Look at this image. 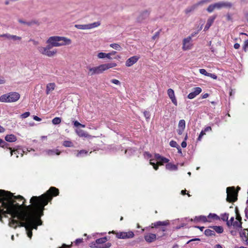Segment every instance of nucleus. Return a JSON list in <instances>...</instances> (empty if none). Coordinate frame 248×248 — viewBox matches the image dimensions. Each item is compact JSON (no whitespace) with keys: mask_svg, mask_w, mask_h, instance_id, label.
I'll use <instances>...</instances> for the list:
<instances>
[{"mask_svg":"<svg viewBox=\"0 0 248 248\" xmlns=\"http://www.w3.org/2000/svg\"><path fill=\"white\" fill-rule=\"evenodd\" d=\"M30 113L29 112H26L22 114H21V117L22 118H26L29 116Z\"/></svg>","mask_w":248,"mask_h":248,"instance_id":"864d4df0","label":"nucleus"},{"mask_svg":"<svg viewBox=\"0 0 248 248\" xmlns=\"http://www.w3.org/2000/svg\"><path fill=\"white\" fill-rule=\"evenodd\" d=\"M191 40V36H188L183 40V49L184 50H188L190 49L191 44L190 41Z\"/></svg>","mask_w":248,"mask_h":248,"instance_id":"2eb2a0df","label":"nucleus"},{"mask_svg":"<svg viewBox=\"0 0 248 248\" xmlns=\"http://www.w3.org/2000/svg\"><path fill=\"white\" fill-rule=\"evenodd\" d=\"M170 225V221L169 220H166L163 221H158L155 222L154 223H152L151 227L152 228H158L159 227H161L158 232L161 231L164 232L166 231L167 229L166 228V226H167Z\"/></svg>","mask_w":248,"mask_h":248,"instance_id":"39448f33","label":"nucleus"},{"mask_svg":"<svg viewBox=\"0 0 248 248\" xmlns=\"http://www.w3.org/2000/svg\"><path fill=\"white\" fill-rule=\"evenodd\" d=\"M75 27L79 30H88V24H76Z\"/></svg>","mask_w":248,"mask_h":248,"instance_id":"7c9ffc66","label":"nucleus"},{"mask_svg":"<svg viewBox=\"0 0 248 248\" xmlns=\"http://www.w3.org/2000/svg\"><path fill=\"white\" fill-rule=\"evenodd\" d=\"M169 161V159H168L167 158L162 156L161 159L159 161V163H160L161 165H162L164 163L168 162Z\"/></svg>","mask_w":248,"mask_h":248,"instance_id":"49530a36","label":"nucleus"},{"mask_svg":"<svg viewBox=\"0 0 248 248\" xmlns=\"http://www.w3.org/2000/svg\"><path fill=\"white\" fill-rule=\"evenodd\" d=\"M211 1V0H202L198 3L193 4V5L187 7L185 10V13L186 14H188L194 11L199 5L202 4L204 3L208 2Z\"/></svg>","mask_w":248,"mask_h":248,"instance_id":"9d476101","label":"nucleus"},{"mask_svg":"<svg viewBox=\"0 0 248 248\" xmlns=\"http://www.w3.org/2000/svg\"><path fill=\"white\" fill-rule=\"evenodd\" d=\"M62 145L66 147H71L74 146L73 143L71 141L69 140L64 141L63 142Z\"/></svg>","mask_w":248,"mask_h":248,"instance_id":"c9c22d12","label":"nucleus"},{"mask_svg":"<svg viewBox=\"0 0 248 248\" xmlns=\"http://www.w3.org/2000/svg\"><path fill=\"white\" fill-rule=\"evenodd\" d=\"M232 226L234 228H242V222L240 221H234Z\"/></svg>","mask_w":248,"mask_h":248,"instance_id":"f704fd0d","label":"nucleus"},{"mask_svg":"<svg viewBox=\"0 0 248 248\" xmlns=\"http://www.w3.org/2000/svg\"><path fill=\"white\" fill-rule=\"evenodd\" d=\"M59 189L51 187L46 193L40 196H33L30 200L31 203L25 205V200L23 197L15 196L10 192L0 190V215L7 217L10 215L9 226L16 228L18 225L25 227L28 236L32 237V230L37 229V226L42 224L40 217L43 215L44 207L51 201L52 196L59 194ZM0 220L2 222L0 216Z\"/></svg>","mask_w":248,"mask_h":248,"instance_id":"f257e3e1","label":"nucleus"},{"mask_svg":"<svg viewBox=\"0 0 248 248\" xmlns=\"http://www.w3.org/2000/svg\"><path fill=\"white\" fill-rule=\"evenodd\" d=\"M82 241H83L82 238H78V239H77L76 240L75 243L76 244L78 245V244L82 243Z\"/></svg>","mask_w":248,"mask_h":248,"instance_id":"0e129e2a","label":"nucleus"},{"mask_svg":"<svg viewBox=\"0 0 248 248\" xmlns=\"http://www.w3.org/2000/svg\"><path fill=\"white\" fill-rule=\"evenodd\" d=\"M20 98V94L16 92H11L4 94L0 96V101L1 102H14Z\"/></svg>","mask_w":248,"mask_h":248,"instance_id":"7ed1b4c3","label":"nucleus"},{"mask_svg":"<svg viewBox=\"0 0 248 248\" xmlns=\"http://www.w3.org/2000/svg\"><path fill=\"white\" fill-rule=\"evenodd\" d=\"M160 34V31H158L155 33L154 35L152 37V39L153 40H155L156 38H158L159 37Z\"/></svg>","mask_w":248,"mask_h":248,"instance_id":"4d7b16f0","label":"nucleus"},{"mask_svg":"<svg viewBox=\"0 0 248 248\" xmlns=\"http://www.w3.org/2000/svg\"><path fill=\"white\" fill-rule=\"evenodd\" d=\"M170 145L172 147H176V148L179 146L174 140H171L170 142Z\"/></svg>","mask_w":248,"mask_h":248,"instance_id":"c03bdc74","label":"nucleus"},{"mask_svg":"<svg viewBox=\"0 0 248 248\" xmlns=\"http://www.w3.org/2000/svg\"><path fill=\"white\" fill-rule=\"evenodd\" d=\"M139 56H134L128 59L125 62V65L127 67H130L136 63L140 59Z\"/></svg>","mask_w":248,"mask_h":248,"instance_id":"f8f14e48","label":"nucleus"},{"mask_svg":"<svg viewBox=\"0 0 248 248\" xmlns=\"http://www.w3.org/2000/svg\"><path fill=\"white\" fill-rule=\"evenodd\" d=\"M88 153L87 151L84 150H80V151H79L76 156L77 157H79V156H81L83 154H86L87 153Z\"/></svg>","mask_w":248,"mask_h":248,"instance_id":"a18cd8bd","label":"nucleus"},{"mask_svg":"<svg viewBox=\"0 0 248 248\" xmlns=\"http://www.w3.org/2000/svg\"><path fill=\"white\" fill-rule=\"evenodd\" d=\"M217 9H221L223 8H231L233 4L232 2L229 1H222L215 3Z\"/></svg>","mask_w":248,"mask_h":248,"instance_id":"9b49d317","label":"nucleus"},{"mask_svg":"<svg viewBox=\"0 0 248 248\" xmlns=\"http://www.w3.org/2000/svg\"><path fill=\"white\" fill-rule=\"evenodd\" d=\"M61 122V119L59 117H55L52 120L53 124H58Z\"/></svg>","mask_w":248,"mask_h":248,"instance_id":"58836bf2","label":"nucleus"},{"mask_svg":"<svg viewBox=\"0 0 248 248\" xmlns=\"http://www.w3.org/2000/svg\"><path fill=\"white\" fill-rule=\"evenodd\" d=\"M144 237L145 241L149 243H152L156 239V234L152 233L145 234Z\"/></svg>","mask_w":248,"mask_h":248,"instance_id":"4468645a","label":"nucleus"},{"mask_svg":"<svg viewBox=\"0 0 248 248\" xmlns=\"http://www.w3.org/2000/svg\"><path fill=\"white\" fill-rule=\"evenodd\" d=\"M74 124L76 127H78L80 126V125H81V124L79 123L77 121H75V122H74Z\"/></svg>","mask_w":248,"mask_h":248,"instance_id":"338daca9","label":"nucleus"},{"mask_svg":"<svg viewBox=\"0 0 248 248\" xmlns=\"http://www.w3.org/2000/svg\"><path fill=\"white\" fill-rule=\"evenodd\" d=\"M10 39H12L14 41H20L21 40V37L15 35H11Z\"/></svg>","mask_w":248,"mask_h":248,"instance_id":"79ce46f5","label":"nucleus"},{"mask_svg":"<svg viewBox=\"0 0 248 248\" xmlns=\"http://www.w3.org/2000/svg\"><path fill=\"white\" fill-rule=\"evenodd\" d=\"M108 241V239L106 237L97 239L95 241V243L94 244V247L97 248H109L111 246V243H107L105 244L104 246H98L100 244H103L105 243Z\"/></svg>","mask_w":248,"mask_h":248,"instance_id":"0eeeda50","label":"nucleus"},{"mask_svg":"<svg viewBox=\"0 0 248 248\" xmlns=\"http://www.w3.org/2000/svg\"><path fill=\"white\" fill-rule=\"evenodd\" d=\"M56 87L55 84L54 83H50L46 85V93L48 94L49 93L55 89Z\"/></svg>","mask_w":248,"mask_h":248,"instance_id":"4be33fe9","label":"nucleus"},{"mask_svg":"<svg viewBox=\"0 0 248 248\" xmlns=\"http://www.w3.org/2000/svg\"><path fill=\"white\" fill-rule=\"evenodd\" d=\"M0 147L3 148H7L10 150H11V148L9 147V144L1 139H0Z\"/></svg>","mask_w":248,"mask_h":248,"instance_id":"a878e982","label":"nucleus"},{"mask_svg":"<svg viewBox=\"0 0 248 248\" xmlns=\"http://www.w3.org/2000/svg\"><path fill=\"white\" fill-rule=\"evenodd\" d=\"M208 218H212V219H216V220L219 219V217L215 214H211V213L208 216Z\"/></svg>","mask_w":248,"mask_h":248,"instance_id":"ea45409f","label":"nucleus"},{"mask_svg":"<svg viewBox=\"0 0 248 248\" xmlns=\"http://www.w3.org/2000/svg\"><path fill=\"white\" fill-rule=\"evenodd\" d=\"M186 127V122L184 120H181L179 122L178 128H181L182 129H185Z\"/></svg>","mask_w":248,"mask_h":248,"instance_id":"4c0bfd02","label":"nucleus"},{"mask_svg":"<svg viewBox=\"0 0 248 248\" xmlns=\"http://www.w3.org/2000/svg\"><path fill=\"white\" fill-rule=\"evenodd\" d=\"M215 9H217L216 5V3H214L213 4L210 5L208 7L207 11L209 13H212Z\"/></svg>","mask_w":248,"mask_h":248,"instance_id":"e433bc0d","label":"nucleus"},{"mask_svg":"<svg viewBox=\"0 0 248 248\" xmlns=\"http://www.w3.org/2000/svg\"><path fill=\"white\" fill-rule=\"evenodd\" d=\"M227 194L226 201L230 202H235L237 200L238 193L235 191L234 187H228L227 188Z\"/></svg>","mask_w":248,"mask_h":248,"instance_id":"20e7f679","label":"nucleus"},{"mask_svg":"<svg viewBox=\"0 0 248 248\" xmlns=\"http://www.w3.org/2000/svg\"><path fill=\"white\" fill-rule=\"evenodd\" d=\"M240 235L245 244L248 245V228L245 229L240 232Z\"/></svg>","mask_w":248,"mask_h":248,"instance_id":"a211bd4d","label":"nucleus"},{"mask_svg":"<svg viewBox=\"0 0 248 248\" xmlns=\"http://www.w3.org/2000/svg\"><path fill=\"white\" fill-rule=\"evenodd\" d=\"M185 129H182L181 128H178L177 130V133L179 135L182 134Z\"/></svg>","mask_w":248,"mask_h":248,"instance_id":"e2e57ef3","label":"nucleus"},{"mask_svg":"<svg viewBox=\"0 0 248 248\" xmlns=\"http://www.w3.org/2000/svg\"><path fill=\"white\" fill-rule=\"evenodd\" d=\"M17 139L16 136L13 134L7 135L5 137L6 141L13 142L16 140Z\"/></svg>","mask_w":248,"mask_h":248,"instance_id":"412c9836","label":"nucleus"},{"mask_svg":"<svg viewBox=\"0 0 248 248\" xmlns=\"http://www.w3.org/2000/svg\"><path fill=\"white\" fill-rule=\"evenodd\" d=\"M234 221V217H232L229 220L227 221L226 224L228 227L232 226Z\"/></svg>","mask_w":248,"mask_h":248,"instance_id":"37998d69","label":"nucleus"},{"mask_svg":"<svg viewBox=\"0 0 248 248\" xmlns=\"http://www.w3.org/2000/svg\"><path fill=\"white\" fill-rule=\"evenodd\" d=\"M209 228H212L214 232L217 233H221L223 232V228L220 226H210Z\"/></svg>","mask_w":248,"mask_h":248,"instance_id":"b1692460","label":"nucleus"},{"mask_svg":"<svg viewBox=\"0 0 248 248\" xmlns=\"http://www.w3.org/2000/svg\"><path fill=\"white\" fill-rule=\"evenodd\" d=\"M161 156L158 154H155V158L157 161L158 162H159L160 159H161Z\"/></svg>","mask_w":248,"mask_h":248,"instance_id":"3c124183","label":"nucleus"},{"mask_svg":"<svg viewBox=\"0 0 248 248\" xmlns=\"http://www.w3.org/2000/svg\"><path fill=\"white\" fill-rule=\"evenodd\" d=\"M71 42L70 39L60 36L50 37L46 41L47 43L51 44L54 47L69 45Z\"/></svg>","mask_w":248,"mask_h":248,"instance_id":"f03ea898","label":"nucleus"},{"mask_svg":"<svg viewBox=\"0 0 248 248\" xmlns=\"http://www.w3.org/2000/svg\"><path fill=\"white\" fill-rule=\"evenodd\" d=\"M194 221L195 222H206L209 221L208 220V219L206 216H200L198 217H195L194 219Z\"/></svg>","mask_w":248,"mask_h":248,"instance_id":"aec40b11","label":"nucleus"},{"mask_svg":"<svg viewBox=\"0 0 248 248\" xmlns=\"http://www.w3.org/2000/svg\"><path fill=\"white\" fill-rule=\"evenodd\" d=\"M204 234L207 236H215V232L210 229H206L204 231Z\"/></svg>","mask_w":248,"mask_h":248,"instance_id":"c756f323","label":"nucleus"},{"mask_svg":"<svg viewBox=\"0 0 248 248\" xmlns=\"http://www.w3.org/2000/svg\"><path fill=\"white\" fill-rule=\"evenodd\" d=\"M5 82L6 80L5 78L2 76H0V84H3L5 83Z\"/></svg>","mask_w":248,"mask_h":248,"instance_id":"13d9d810","label":"nucleus"},{"mask_svg":"<svg viewBox=\"0 0 248 248\" xmlns=\"http://www.w3.org/2000/svg\"><path fill=\"white\" fill-rule=\"evenodd\" d=\"M18 21L20 23H21V24H23L24 25H27L28 26H31V25H32L33 24H34L35 23L34 21H30V22H26L21 19H19L18 20Z\"/></svg>","mask_w":248,"mask_h":248,"instance_id":"473e14b6","label":"nucleus"},{"mask_svg":"<svg viewBox=\"0 0 248 248\" xmlns=\"http://www.w3.org/2000/svg\"><path fill=\"white\" fill-rule=\"evenodd\" d=\"M45 152L46 154L49 156L53 155L55 154H56L57 155H59L60 154V152L57 150H47L45 151Z\"/></svg>","mask_w":248,"mask_h":248,"instance_id":"5701e85b","label":"nucleus"},{"mask_svg":"<svg viewBox=\"0 0 248 248\" xmlns=\"http://www.w3.org/2000/svg\"><path fill=\"white\" fill-rule=\"evenodd\" d=\"M11 152H10V154H11V156H12L13 155V153H14V154L15 155H16V157H18V156L17 155V154H19V152L17 150H13L12 149H11V150H10Z\"/></svg>","mask_w":248,"mask_h":248,"instance_id":"6e6d98bb","label":"nucleus"},{"mask_svg":"<svg viewBox=\"0 0 248 248\" xmlns=\"http://www.w3.org/2000/svg\"><path fill=\"white\" fill-rule=\"evenodd\" d=\"M104 67L105 68V70H107L110 68H112L115 67L117 65V64L115 62H111L108 63L103 64Z\"/></svg>","mask_w":248,"mask_h":248,"instance_id":"c85d7f7f","label":"nucleus"},{"mask_svg":"<svg viewBox=\"0 0 248 248\" xmlns=\"http://www.w3.org/2000/svg\"><path fill=\"white\" fill-rule=\"evenodd\" d=\"M76 133L79 137H87L88 136V134L81 129H77L76 130Z\"/></svg>","mask_w":248,"mask_h":248,"instance_id":"cd10ccee","label":"nucleus"},{"mask_svg":"<svg viewBox=\"0 0 248 248\" xmlns=\"http://www.w3.org/2000/svg\"><path fill=\"white\" fill-rule=\"evenodd\" d=\"M110 81L111 83L115 84L116 85H120L121 84L120 82L118 80L116 79H112Z\"/></svg>","mask_w":248,"mask_h":248,"instance_id":"603ef678","label":"nucleus"},{"mask_svg":"<svg viewBox=\"0 0 248 248\" xmlns=\"http://www.w3.org/2000/svg\"><path fill=\"white\" fill-rule=\"evenodd\" d=\"M88 69L89 71L88 74L91 76L95 74H100L105 71L103 64L96 67H89Z\"/></svg>","mask_w":248,"mask_h":248,"instance_id":"6e6552de","label":"nucleus"},{"mask_svg":"<svg viewBox=\"0 0 248 248\" xmlns=\"http://www.w3.org/2000/svg\"><path fill=\"white\" fill-rule=\"evenodd\" d=\"M166 169L170 170H176L178 169L177 166L171 163H168L166 165Z\"/></svg>","mask_w":248,"mask_h":248,"instance_id":"bb28decb","label":"nucleus"},{"mask_svg":"<svg viewBox=\"0 0 248 248\" xmlns=\"http://www.w3.org/2000/svg\"><path fill=\"white\" fill-rule=\"evenodd\" d=\"M109 46L113 48V49H115L117 50H121L122 49V47L119 45L118 44L116 43H113L110 44Z\"/></svg>","mask_w":248,"mask_h":248,"instance_id":"72a5a7b5","label":"nucleus"},{"mask_svg":"<svg viewBox=\"0 0 248 248\" xmlns=\"http://www.w3.org/2000/svg\"><path fill=\"white\" fill-rule=\"evenodd\" d=\"M52 47H54V46H52V45L51 44H48V45H47L46 47H44V48L50 50V49L52 48Z\"/></svg>","mask_w":248,"mask_h":248,"instance_id":"69168bd1","label":"nucleus"},{"mask_svg":"<svg viewBox=\"0 0 248 248\" xmlns=\"http://www.w3.org/2000/svg\"><path fill=\"white\" fill-rule=\"evenodd\" d=\"M202 91L200 87H195L193 89V91L187 95L188 98L192 99L199 94Z\"/></svg>","mask_w":248,"mask_h":248,"instance_id":"ddd939ff","label":"nucleus"},{"mask_svg":"<svg viewBox=\"0 0 248 248\" xmlns=\"http://www.w3.org/2000/svg\"><path fill=\"white\" fill-rule=\"evenodd\" d=\"M100 25V23L99 22H93V23L88 24V30L97 27Z\"/></svg>","mask_w":248,"mask_h":248,"instance_id":"2f4dec72","label":"nucleus"},{"mask_svg":"<svg viewBox=\"0 0 248 248\" xmlns=\"http://www.w3.org/2000/svg\"><path fill=\"white\" fill-rule=\"evenodd\" d=\"M143 114H144V115L146 119H149L150 118V114L149 112H148L147 111H144Z\"/></svg>","mask_w":248,"mask_h":248,"instance_id":"bf43d9fd","label":"nucleus"},{"mask_svg":"<svg viewBox=\"0 0 248 248\" xmlns=\"http://www.w3.org/2000/svg\"><path fill=\"white\" fill-rule=\"evenodd\" d=\"M187 145V144H186V141H183L182 143H181V146L183 148H185L186 147Z\"/></svg>","mask_w":248,"mask_h":248,"instance_id":"774afa93","label":"nucleus"},{"mask_svg":"<svg viewBox=\"0 0 248 248\" xmlns=\"http://www.w3.org/2000/svg\"><path fill=\"white\" fill-rule=\"evenodd\" d=\"M97 57L99 59L108 58V59L111 60L112 58L110 57V54L106 53L104 52H100L98 54Z\"/></svg>","mask_w":248,"mask_h":248,"instance_id":"393cba45","label":"nucleus"},{"mask_svg":"<svg viewBox=\"0 0 248 248\" xmlns=\"http://www.w3.org/2000/svg\"><path fill=\"white\" fill-rule=\"evenodd\" d=\"M112 232L115 234L116 237L118 239H130L133 238L135 236V234L132 231H128L127 232H115V231H112Z\"/></svg>","mask_w":248,"mask_h":248,"instance_id":"423d86ee","label":"nucleus"},{"mask_svg":"<svg viewBox=\"0 0 248 248\" xmlns=\"http://www.w3.org/2000/svg\"><path fill=\"white\" fill-rule=\"evenodd\" d=\"M153 159H151L150 164L153 166L155 170H157L158 168V166L156 165L154 162H153Z\"/></svg>","mask_w":248,"mask_h":248,"instance_id":"09e8293b","label":"nucleus"},{"mask_svg":"<svg viewBox=\"0 0 248 248\" xmlns=\"http://www.w3.org/2000/svg\"><path fill=\"white\" fill-rule=\"evenodd\" d=\"M149 13L147 11H144L140 13L137 18V21L139 23H141L146 19L149 16Z\"/></svg>","mask_w":248,"mask_h":248,"instance_id":"dca6fc26","label":"nucleus"},{"mask_svg":"<svg viewBox=\"0 0 248 248\" xmlns=\"http://www.w3.org/2000/svg\"><path fill=\"white\" fill-rule=\"evenodd\" d=\"M243 49L245 52L248 50V40L245 41L243 46Z\"/></svg>","mask_w":248,"mask_h":248,"instance_id":"de8ad7c7","label":"nucleus"},{"mask_svg":"<svg viewBox=\"0 0 248 248\" xmlns=\"http://www.w3.org/2000/svg\"><path fill=\"white\" fill-rule=\"evenodd\" d=\"M199 71L201 74L204 75L206 76H207L209 74V73L207 72V71L204 69H200L199 70Z\"/></svg>","mask_w":248,"mask_h":248,"instance_id":"8fccbe9b","label":"nucleus"},{"mask_svg":"<svg viewBox=\"0 0 248 248\" xmlns=\"http://www.w3.org/2000/svg\"><path fill=\"white\" fill-rule=\"evenodd\" d=\"M205 131L202 130V131L201 132V133H200V135H199V137L198 138V140H201V139H202V137L204 135H205Z\"/></svg>","mask_w":248,"mask_h":248,"instance_id":"5fc2aeb1","label":"nucleus"},{"mask_svg":"<svg viewBox=\"0 0 248 248\" xmlns=\"http://www.w3.org/2000/svg\"><path fill=\"white\" fill-rule=\"evenodd\" d=\"M167 93L173 104L174 105L177 106V102L175 96L174 91L172 89H169L167 91Z\"/></svg>","mask_w":248,"mask_h":248,"instance_id":"f3484780","label":"nucleus"},{"mask_svg":"<svg viewBox=\"0 0 248 248\" xmlns=\"http://www.w3.org/2000/svg\"><path fill=\"white\" fill-rule=\"evenodd\" d=\"M216 18V16H210L208 19V20L207 21L206 24L204 29V31H206L209 29V28L211 27V26L213 23Z\"/></svg>","mask_w":248,"mask_h":248,"instance_id":"6ab92c4d","label":"nucleus"},{"mask_svg":"<svg viewBox=\"0 0 248 248\" xmlns=\"http://www.w3.org/2000/svg\"><path fill=\"white\" fill-rule=\"evenodd\" d=\"M37 49L40 53L49 57L53 56L57 53V50L56 49L50 50L44 48L43 46H39Z\"/></svg>","mask_w":248,"mask_h":248,"instance_id":"1a4fd4ad","label":"nucleus"},{"mask_svg":"<svg viewBox=\"0 0 248 248\" xmlns=\"http://www.w3.org/2000/svg\"><path fill=\"white\" fill-rule=\"evenodd\" d=\"M207 77H211V78L215 79H216L217 78V76L214 74H212V73H209Z\"/></svg>","mask_w":248,"mask_h":248,"instance_id":"052dcab7","label":"nucleus"},{"mask_svg":"<svg viewBox=\"0 0 248 248\" xmlns=\"http://www.w3.org/2000/svg\"><path fill=\"white\" fill-rule=\"evenodd\" d=\"M11 35V34H10L5 33V34H1V36H2V37H5L8 39H10Z\"/></svg>","mask_w":248,"mask_h":248,"instance_id":"680f3d73","label":"nucleus"},{"mask_svg":"<svg viewBox=\"0 0 248 248\" xmlns=\"http://www.w3.org/2000/svg\"><path fill=\"white\" fill-rule=\"evenodd\" d=\"M229 214L224 213L221 215V218L223 221H227L229 218Z\"/></svg>","mask_w":248,"mask_h":248,"instance_id":"a19ab883","label":"nucleus"}]
</instances>
